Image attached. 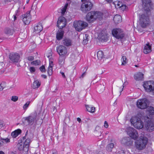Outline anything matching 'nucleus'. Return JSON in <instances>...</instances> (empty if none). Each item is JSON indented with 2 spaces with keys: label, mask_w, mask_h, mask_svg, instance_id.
I'll use <instances>...</instances> for the list:
<instances>
[{
  "label": "nucleus",
  "mask_w": 154,
  "mask_h": 154,
  "mask_svg": "<svg viewBox=\"0 0 154 154\" xmlns=\"http://www.w3.org/2000/svg\"><path fill=\"white\" fill-rule=\"evenodd\" d=\"M143 77V74L141 72H139L134 75V77L137 80H140L142 79Z\"/></svg>",
  "instance_id": "27"
},
{
  "label": "nucleus",
  "mask_w": 154,
  "mask_h": 154,
  "mask_svg": "<svg viewBox=\"0 0 154 154\" xmlns=\"http://www.w3.org/2000/svg\"><path fill=\"white\" fill-rule=\"evenodd\" d=\"M37 8V4L33 3L32 6V9L34 10V8L35 9Z\"/></svg>",
  "instance_id": "46"
},
{
  "label": "nucleus",
  "mask_w": 154,
  "mask_h": 154,
  "mask_svg": "<svg viewBox=\"0 0 154 154\" xmlns=\"http://www.w3.org/2000/svg\"><path fill=\"white\" fill-rule=\"evenodd\" d=\"M104 126L105 128H107L108 127L109 125H108V122H107V121H105Z\"/></svg>",
  "instance_id": "49"
},
{
  "label": "nucleus",
  "mask_w": 154,
  "mask_h": 154,
  "mask_svg": "<svg viewBox=\"0 0 154 154\" xmlns=\"http://www.w3.org/2000/svg\"><path fill=\"white\" fill-rule=\"evenodd\" d=\"M102 13L100 12L91 11L87 14L86 19L89 23H92L97 18L100 19L102 18Z\"/></svg>",
  "instance_id": "2"
},
{
  "label": "nucleus",
  "mask_w": 154,
  "mask_h": 154,
  "mask_svg": "<svg viewBox=\"0 0 154 154\" xmlns=\"http://www.w3.org/2000/svg\"><path fill=\"white\" fill-rule=\"evenodd\" d=\"M30 72L31 73H33L35 71V69L33 67H31L29 69Z\"/></svg>",
  "instance_id": "45"
},
{
  "label": "nucleus",
  "mask_w": 154,
  "mask_h": 154,
  "mask_svg": "<svg viewBox=\"0 0 154 154\" xmlns=\"http://www.w3.org/2000/svg\"><path fill=\"white\" fill-rule=\"evenodd\" d=\"M112 33L115 37L118 39L122 38L124 36L122 30L120 28L113 29L112 31Z\"/></svg>",
  "instance_id": "10"
},
{
  "label": "nucleus",
  "mask_w": 154,
  "mask_h": 154,
  "mask_svg": "<svg viewBox=\"0 0 154 154\" xmlns=\"http://www.w3.org/2000/svg\"><path fill=\"white\" fill-rule=\"evenodd\" d=\"M73 25L75 30L79 32L87 27L88 24L84 21L79 20L74 21Z\"/></svg>",
  "instance_id": "6"
},
{
  "label": "nucleus",
  "mask_w": 154,
  "mask_h": 154,
  "mask_svg": "<svg viewBox=\"0 0 154 154\" xmlns=\"http://www.w3.org/2000/svg\"><path fill=\"white\" fill-rule=\"evenodd\" d=\"M146 112L147 115L143 117L142 120L147 130L151 132L154 130V122L152 118V115L154 114V108L149 107Z\"/></svg>",
  "instance_id": "1"
},
{
  "label": "nucleus",
  "mask_w": 154,
  "mask_h": 154,
  "mask_svg": "<svg viewBox=\"0 0 154 154\" xmlns=\"http://www.w3.org/2000/svg\"><path fill=\"white\" fill-rule=\"evenodd\" d=\"M74 54H72V55H71V58L73 59L74 58Z\"/></svg>",
  "instance_id": "61"
},
{
  "label": "nucleus",
  "mask_w": 154,
  "mask_h": 154,
  "mask_svg": "<svg viewBox=\"0 0 154 154\" xmlns=\"http://www.w3.org/2000/svg\"><path fill=\"white\" fill-rule=\"evenodd\" d=\"M60 73L61 74L62 76L63 77L65 78V75L64 72H62L60 71Z\"/></svg>",
  "instance_id": "53"
},
{
  "label": "nucleus",
  "mask_w": 154,
  "mask_h": 154,
  "mask_svg": "<svg viewBox=\"0 0 154 154\" xmlns=\"http://www.w3.org/2000/svg\"><path fill=\"white\" fill-rule=\"evenodd\" d=\"M113 20L115 23H119L122 21L121 17L119 15H116L114 17Z\"/></svg>",
  "instance_id": "24"
},
{
  "label": "nucleus",
  "mask_w": 154,
  "mask_h": 154,
  "mask_svg": "<svg viewBox=\"0 0 154 154\" xmlns=\"http://www.w3.org/2000/svg\"><path fill=\"white\" fill-rule=\"evenodd\" d=\"M99 37L102 42H106L107 41V36L106 34H100L99 35Z\"/></svg>",
  "instance_id": "28"
},
{
  "label": "nucleus",
  "mask_w": 154,
  "mask_h": 154,
  "mask_svg": "<svg viewBox=\"0 0 154 154\" xmlns=\"http://www.w3.org/2000/svg\"><path fill=\"white\" fill-rule=\"evenodd\" d=\"M40 61L39 60H36L32 61L31 62V64L32 65L35 66L38 65L40 64Z\"/></svg>",
  "instance_id": "39"
},
{
  "label": "nucleus",
  "mask_w": 154,
  "mask_h": 154,
  "mask_svg": "<svg viewBox=\"0 0 154 154\" xmlns=\"http://www.w3.org/2000/svg\"><path fill=\"white\" fill-rule=\"evenodd\" d=\"M114 147V144L113 143H111L108 145L107 149V150L109 152H111L112 149Z\"/></svg>",
  "instance_id": "37"
},
{
  "label": "nucleus",
  "mask_w": 154,
  "mask_h": 154,
  "mask_svg": "<svg viewBox=\"0 0 154 154\" xmlns=\"http://www.w3.org/2000/svg\"><path fill=\"white\" fill-rule=\"evenodd\" d=\"M65 57L64 56L60 55L59 59V63L62 66L63 65L64 62Z\"/></svg>",
  "instance_id": "32"
},
{
  "label": "nucleus",
  "mask_w": 154,
  "mask_h": 154,
  "mask_svg": "<svg viewBox=\"0 0 154 154\" xmlns=\"http://www.w3.org/2000/svg\"><path fill=\"white\" fill-rule=\"evenodd\" d=\"M0 139L4 141V143H7L10 142V139L8 138H6L5 139L1 138Z\"/></svg>",
  "instance_id": "44"
},
{
  "label": "nucleus",
  "mask_w": 154,
  "mask_h": 154,
  "mask_svg": "<svg viewBox=\"0 0 154 154\" xmlns=\"http://www.w3.org/2000/svg\"><path fill=\"white\" fill-rule=\"evenodd\" d=\"M87 110L89 112L93 113L95 111V108L94 107L89 106L87 105L85 106Z\"/></svg>",
  "instance_id": "31"
},
{
  "label": "nucleus",
  "mask_w": 154,
  "mask_h": 154,
  "mask_svg": "<svg viewBox=\"0 0 154 154\" xmlns=\"http://www.w3.org/2000/svg\"><path fill=\"white\" fill-rule=\"evenodd\" d=\"M108 3H110L112 2V0H105Z\"/></svg>",
  "instance_id": "56"
},
{
  "label": "nucleus",
  "mask_w": 154,
  "mask_h": 154,
  "mask_svg": "<svg viewBox=\"0 0 154 154\" xmlns=\"http://www.w3.org/2000/svg\"><path fill=\"white\" fill-rule=\"evenodd\" d=\"M148 101L146 98L138 100L136 103L137 106L141 109H146L147 107Z\"/></svg>",
  "instance_id": "8"
},
{
  "label": "nucleus",
  "mask_w": 154,
  "mask_h": 154,
  "mask_svg": "<svg viewBox=\"0 0 154 154\" xmlns=\"http://www.w3.org/2000/svg\"><path fill=\"white\" fill-rule=\"evenodd\" d=\"M149 19L147 15L143 14L140 17V23L141 26L145 27L149 23Z\"/></svg>",
  "instance_id": "7"
},
{
  "label": "nucleus",
  "mask_w": 154,
  "mask_h": 154,
  "mask_svg": "<svg viewBox=\"0 0 154 154\" xmlns=\"http://www.w3.org/2000/svg\"><path fill=\"white\" fill-rule=\"evenodd\" d=\"M37 117V113L35 112L30 116L26 117L25 120L27 121L29 125H31L34 123V121L36 120Z\"/></svg>",
  "instance_id": "12"
},
{
  "label": "nucleus",
  "mask_w": 154,
  "mask_h": 154,
  "mask_svg": "<svg viewBox=\"0 0 154 154\" xmlns=\"http://www.w3.org/2000/svg\"><path fill=\"white\" fill-rule=\"evenodd\" d=\"M127 134L134 140H136L139 136L137 130L133 128H128L127 129Z\"/></svg>",
  "instance_id": "9"
},
{
  "label": "nucleus",
  "mask_w": 154,
  "mask_h": 154,
  "mask_svg": "<svg viewBox=\"0 0 154 154\" xmlns=\"http://www.w3.org/2000/svg\"><path fill=\"white\" fill-rule=\"evenodd\" d=\"M17 147L19 150L21 151L23 150L26 151H28V148L27 147H25L24 145H22V144L19 143L17 144Z\"/></svg>",
  "instance_id": "30"
},
{
  "label": "nucleus",
  "mask_w": 154,
  "mask_h": 154,
  "mask_svg": "<svg viewBox=\"0 0 154 154\" xmlns=\"http://www.w3.org/2000/svg\"><path fill=\"white\" fill-rule=\"evenodd\" d=\"M143 9L146 12L150 11L151 8L150 0H142Z\"/></svg>",
  "instance_id": "15"
},
{
  "label": "nucleus",
  "mask_w": 154,
  "mask_h": 154,
  "mask_svg": "<svg viewBox=\"0 0 154 154\" xmlns=\"http://www.w3.org/2000/svg\"><path fill=\"white\" fill-rule=\"evenodd\" d=\"M63 45L68 46L71 45L72 42L71 40L68 38H66L63 41Z\"/></svg>",
  "instance_id": "29"
},
{
  "label": "nucleus",
  "mask_w": 154,
  "mask_h": 154,
  "mask_svg": "<svg viewBox=\"0 0 154 154\" xmlns=\"http://www.w3.org/2000/svg\"><path fill=\"white\" fill-rule=\"evenodd\" d=\"M43 27L41 23H38L34 27V32L36 33H38L43 29Z\"/></svg>",
  "instance_id": "21"
},
{
  "label": "nucleus",
  "mask_w": 154,
  "mask_h": 154,
  "mask_svg": "<svg viewBox=\"0 0 154 154\" xmlns=\"http://www.w3.org/2000/svg\"><path fill=\"white\" fill-rule=\"evenodd\" d=\"M30 103V101H27L23 106V109L24 110H26L29 106Z\"/></svg>",
  "instance_id": "40"
},
{
  "label": "nucleus",
  "mask_w": 154,
  "mask_h": 154,
  "mask_svg": "<svg viewBox=\"0 0 154 154\" xmlns=\"http://www.w3.org/2000/svg\"><path fill=\"white\" fill-rule=\"evenodd\" d=\"M39 69L40 71L42 72H45V67L44 65L41 66L40 67Z\"/></svg>",
  "instance_id": "43"
},
{
  "label": "nucleus",
  "mask_w": 154,
  "mask_h": 154,
  "mask_svg": "<svg viewBox=\"0 0 154 154\" xmlns=\"http://www.w3.org/2000/svg\"><path fill=\"white\" fill-rule=\"evenodd\" d=\"M51 53H50L49 54V55H47V57H48V58L49 59V60H51L52 61V60H51Z\"/></svg>",
  "instance_id": "52"
},
{
  "label": "nucleus",
  "mask_w": 154,
  "mask_h": 154,
  "mask_svg": "<svg viewBox=\"0 0 154 154\" xmlns=\"http://www.w3.org/2000/svg\"><path fill=\"white\" fill-rule=\"evenodd\" d=\"M27 59L29 61H32L34 60V57L33 56H29L27 57Z\"/></svg>",
  "instance_id": "48"
},
{
  "label": "nucleus",
  "mask_w": 154,
  "mask_h": 154,
  "mask_svg": "<svg viewBox=\"0 0 154 154\" xmlns=\"http://www.w3.org/2000/svg\"><path fill=\"white\" fill-rule=\"evenodd\" d=\"M152 51L151 45L149 43L146 44L144 46L143 52L145 54H148Z\"/></svg>",
  "instance_id": "20"
},
{
  "label": "nucleus",
  "mask_w": 154,
  "mask_h": 154,
  "mask_svg": "<svg viewBox=\"0 0 154 154\" xmlns=\"http://www.w3.org/2000/svg\"><path fill=\"white\" fill-rule=\"evenodd\" d=\"M112 3L115 5L116 9L121 8L122 10H124L126 7L125 5H123L122 2L119 1H116L112 2Z\"/></svg>",
  "instance_id": "18"
},
{
  "label": "nucleus",
  "mask_w": 154,
  "mask_h": 154,
  "mask_svg": "<svg viewBox=\"0 0 154 154\" xmlns=\"http://www.w3.org/2000/svg\"><path fill=\"white\" fill-rule=\"evenodd\" d=\"M42 77L44 79H46L47 78V76L46 75H41Z\"/></svg>",
  "instance_id": "57"
},
{
  "label": "nucleus",
  "mask_w": 154,
  "mask_h": 154,
  "mask_svg": "<svg viewBox=\"0 0 154 154\" xmlns=\"http://www.w3.org/2000/svg\"><path fill=\"white\" fill-rule=\"evenodd\" d=\"M21 132V130L19 129L12 132L11 133V135L13 137L15 138L17 137L19 134H20Z\"/></svg>",
  "instance_id": "25"
},
{
  "label": "nucleus",
  "mask_w": 154,
  "mask_h": 154,
  "mask_svg": "<svg viewBox=\"0 0 154 154\" xmlns=\"http://www.w3.org/2000/svg\"><path fill=\"white\" fill-rule=\"evenodd\" d=\"M124 84H123V85H122V88H120V89L121 88V90L120 91V93L123 90V88L124 87Z\"/></svg>",
  "instance_id": "58"
},
{
  "label": "nucleus",
  "mask_w": 154,
  "mask_h": 154,
  "mask_svg": "<svg viewBox=\"0 0 154 154\" xmlns=\"http://www.w3.org/2000/svg\"><path fill=\"white\" fill-rule=\"evenodd\" d=\"M3 123L2 121H0V129L3 127Z\"/></svg>",
  "instance_id": "50"
},
{
  "label": "nucleus",
  "mask_w": 154,
  "mask_h": 154,
  "mask_svg": "<svg viewBox=\"0 0 154 154\" xmlns=\"http://www.w3.org/2000/svg\"><path fill=\"white\" fill-rule=\"evenodd\" d=\"M4 143V141L2 139H0V146H2Z\"/></svg>",
  "instance_id": "51"
},
{
  "label": "nucleus",
  "mask_w": 154,
  "mask_h": 154,
  "mask_svg": "<svg viewBox=\"0 0 154 154\" xmlns=\"http://www.w3.org/2000/svg\"><path fill=\"white\" fill-rule=\"evenodd\" d=\"M66 7L63 8L62 9V12L61 13L62 14H64L65 12L66 11Z\"/></svg>",
  "instance_id": "47"
},
{
  "label": "nucleus",
  "mask_w": 154,
  "mask_h": 154,
  "mask_svg": "<svg viewBox=\"0 0 154 154\" xmlns=\"http://www.w3.org/2000/svg\"><path fill=\"white\" fill-rule=\"evenodd\" d=\"M56 49L60 55L64 56L67 53L66 48L63 46L60 45L57 47Z\"/></svg>",
  "instance_id": "16"
},
{
  "label": "nucleus",
  "mask_w": 154,
  "mask_h": 154,
  "mask_svg": "<svg viewBox=\"0 0 154 154\" xmlns=\"http://www.w3.org/2000/svg\"><path fill=\"white\" fill-rule=\"evenodd\" d=\"M13 16H14V21L15 20H16L17 17H16V15H14Z\"/></svg>",
  "instance_id": "60"
},
{
  "label": "nucleus",
  "mask_w": 154,
  "mask_h": 154,
  "mask_svg": "<svg viewBox=\"0 0 154 154\" xmlns=\"http://www.w3.org/2000/svg\"><path fill=\"white\" fill-rule=\"evenodd\" d=\"M41 85V82L38 80H34L32 85V88L33 89L37 88L39 87Z\"/></svg>",
  "instance_id": "26"
},
{
  "label": "nucleus",
  "mask_w": 154,
  "mask_h": 154,
  "mask_svg": "<svg viewBox=\"0 0 154 154\" xmlns=\"http://www.w3.org/2000/svg\"><path fill=\"white\" fill-rule=\"evenodd\" d=\"M85 75H86L85 72H84L81 75V77L83 78L84 76H85Z\"/></svg>",
  "instance_id": "54"
},
{
  "label": "nucleus",
  "mask_w": 154,
  "mask_h": 154,
  "mask_svg": "<svg viewBox=\"0 0 154 154\" xmlns=\"http://www.w3.org/2000/svg\"><path fill=\"white\" fill-rule=\"evenodd\" d=\"M68 5V4L67 3L65 5L64 7H66V8L67 9Z\"/></svg>",
  "instance_id": "62"
},
{
  "label": "nucleus",
  "mask_w": 154,
  "mask_h": 154,
  "mask_svg": "<svg viewBox=\"0 0 154 154\" xmlns=\"http://www.w3.org/2000/svg\"><path fill=\"white\" fill-rule=\"evenodd\" d=\"M30 142V140L29 139H26L24 143V146L25 147H27L29 149V144Z\"/></svg>",
  "instance_id": "38"
},
{
  "label": "nucleus",
  "mask_w": 154,
  "mask_h": 154,
  "mask_svg": "<svg viewBox=\"0 0 154 154\" xmlns=\"http://www.w3.org/2000/svg\"><path fill=\"white\" fill-rule=\"evenodd\" d=\"M66 25V20L63 16L60 17L57 21V26L60 29H62Z\"/></svg>",
  "instance_id": "13"
},
{
  "label": "nucleus",
  "mask_w": 154,
  "mask_h": 154,
  "mask_svg": "<svg viewBox=\"0 0 154 154\" xmlns=\"http://www.w3.org/2000/svg\"><path fill=\"white\" fill-rule=\"evenodd\" d=\"M0 154H5L4 152L2 151H0Z\"/></svg>",
  "instance_id": "63"
},
{
  "label": "nucleus",
  "mask_w": 154,
  "mask_h": 154,
  "mask_svg": "<svg viewBox=\"0 0 154 154\" xmlns=\"http://www.w3.org/2000/svg\"><path fill=\"white\" fill-rule=\"evenodd\" d=\"M130 121L131 124L137 129H140L143 127L144 125L143 122L137 116H132Z\"/></svg>",
  "instance_id": "5"
},
{
  "label": "nucleus",
  "mask_w": 154,
  "mask_h": 154,
  "mask_svg": "<svg viewBox=\"0 0 154 154\" xmlns=\"http://www.w3.org/2000/svg\"><path fill=\"white\" fill-rule=\"evenodd\" d=\"M64 32L61 29L58 30L56 33V38L57 40H60L63 37Z\"/></svg>",
  "instance_id": "22"
},
{
  "label": "nucleus",
  "mask_w": 154,
  "mask_h": 154,
  "mask_svg": "<svg viewBox=\"0 0 154 154\" xmlns=\"http://www.w3.org/2000/svg\"><path fill=\"white\" fill-rule=\"evenodd\" d=\"M9 57L10 60L14 62L17 63L20 60V55L17 53L10 54Z\"/></svg>",
  "instance_id": "17"
},
{
  "label": "nucleus",
  "mask_w": 154,
  "mask_h": 154,
  "mask_svg": "<svg viewBox=\"0 0 154 154\" xmlns=\"http://www.w3.org/2000/svg\"><path fill=\"white\" fill-rule=\"evenodd\" d=\"M121 61L122 62V65H125L128 62L126 57L125 56H123L121 59Z\"/></svg>",
  "instance_id": "35"
},
{
  "label": "nucleus",
  "mask_w": 154,
  "mask_h": 154,
  "mask_svg": "<svg viewBox=\"0 0 154 154\" xmlns=\"http://www.w3.org/2000/svg\"><path fill=\"white\" fill-rule=\"evenodd\" d=\"M143 86L146 91L147 92H150L154 90V82L152 81L144 82Z\"/></svg>",
  "instance_id": "11"
},
{
  "label": "nucleus",
  "mask_w": 154,
  "mask_h": 154,
  "mask_svg": "<svg viewBox=\"0 0 154 154\" xmlns=\"http://www.w3.org/2000/svg\"><path fill=\"white\" fill-rule=\"evenodd\" d=\"M109 132L108 131H107L106 132V133H105V134L107 135V134L108 133H109Z\"/></svg>",
  "instance_id": "64"
},
{
  "label": "nucleus",
  "mask_w": 154,
  "mask_h": 154,
  "mask_svg": "<svg viewBox=\"0 0 154 154\" xmlns=\"http://www.w3.org/2000/svg\"><path fill=\"white\" fill-rule=\"evenodd\" d=\"M121 143L127 146H131L133 143L132 139L129 137H125L121 140Z\"/></svg>",
  "instance_id": "14"
},
{
  "label": "nucleus",
  "mask_w": 154,
  "mask_h": 154,
  "mask_svg": "<svg viewBox=\"0 0 154 154\" xmlns=\"http://www.w3.org/2000/svg\"><path fill=\"white\" fill-rule=\"evenodd\" d=\"M89 36L88 34H85V36H84V40L83 41L82 43L84 44V45L86 44L89 41V38H88Z\"/></svg>",
  "instance_id": "33"
},
{
  "label": "nucleus",
  "mask_w": 154,
  "mask_h": 154,
  "mask_svg": "<svg viewBox=\"0 0 154 154\" xmlns=\"http://www.w3.org/2000/svg\"><path fill=\"white\" fill-rule=\"evenodd\" d=\"M148 142V139L145 137H142L137 140L135 143V147L139 150L144 149Z\"/></svg>",
  "instance_id": "3"
},
{
  "label": "nucleus",
  "mask_w": 154,
  "mask_h": 154,
  "mask_svg": "<svg viewBox=\"0 0 154 154\" xmlns=\"http://www.w3.org/2000/svg\"><path fill=\"white\" fill-rule=\"evenodd\" d=\"M77 121L79 123L81 122L82 120L80 118H78L77 119Z\"/></svg>",
  "instance_id": "55"
},
{
  "label": "nucleus",
  "mask_w": 154,
  "mask_h": 154,
  "mask_svg": "<svg viewBox=\"0 0 154 154\" xmlns=\"http://www.w3.org/2000/svg\"><path fill=\"white\" fill-rule=\"evenodd\" d=\"M31 18L29 12H27L24 15L23 21L25 24H29Z\"/></svg>",
  "instance_id": "19"
},
{
  "label": "nucleus",
  "mask_w": 154,
  "mask_h": 154,
  "mask_svg": "<svg viewBox=\"0 0 154 154\" xmlns=\"http://www.w3.org/2000/svg\"><path fill=\"white\" fill-rule=\"evenodd\" d=\"M52 154H57V152L55 150L53 151Z\"/></svg>",
  "instance_id": "59"
},
{
  "label": "nucleus",
  "mask_w": 154,
  "mask_h": 154,
  "mask_svg": "<svg viewBox=\"0 0 154 154\" xmlns=\"http://www.w3.org/2000/svg\"><path fill=\"white\" fill-rule=\"evenodd\" d=\"M5 87V84L4 82L0 84V91L3 90Z\"/></svg>",
  "instance_id": "42"
},
{
  "label": "nucleus",
  "mask_w": 154,
  "mask_h": 154,
  "mask_svg": "<svg viewBox=\"0 0 154 154\" xmlns=\"http://www.w3.org/2000/svg\"><path fill=\"white\" fill-rule=\"evenodd\" d=\"M53 66V61L50 60L49 64L48 70V74L49 76L51 75L52 74V68Z\"/></svg>",
  "instance_id": "23"
},
{
  "label": "nucleus",
  "mask_w": 154,
  "mask_h": 154,
  "mask_svg": "<svg viewBox=\"0 0 154 154\" xmlns=\"http://www.w3.org/2000/svg\"><path fill=\"white\" fill-rule=\"evenodd\" d=\"M18 100V97L16 96H13L11 98V100L14 102H16Z\"/></svg>",
  "instance_id": "41"
},
{
  "label": "nucleus",
  "mask_w": 154,
  "mask_h": 154,
  "mask_svg": "<svg viewBox=\"0 0 154 154\" xmlns=\"http://www.w3.org/2000/svg\"><path fill=\"white\" fill-rule=\"evenodd\" d=\"M5 33L9 35H12L13 34L14 31L13 30L7 28L5 29Z\"/></svg>",
  "instance_id": "34"
},
{
  "label": "nucleus",
  "mask_w": 154,
  "mask_h": 154,
  "mask_svg": "<svg viewBox=\"0 0 154 154\" xmlns=\"http://www.w3.org/2000/svg\"><path fill=\"white\" fill-rule=\"evenodd\" d=\"M80 10L83 13H86L91 10L93 7V3L89 0H82Z\"/></svg>",
  "instance_id": "4"
},
{
  "label": "nucleus",
  "mask_w": 154,
  "mask_h": 154,
  "mask_svg": "<svg viewBox=\"0 0 154 154\" xmlns=\"http://www.w3.org/2000/svg\"><path fill=\"white\" fill-rule=\"evenodd\" d=\"M97 57L99 59H102L103 57V54L102 51H99L97 53Z\"/></svg>",
  "instance_id": "36"
}]
</instances>
